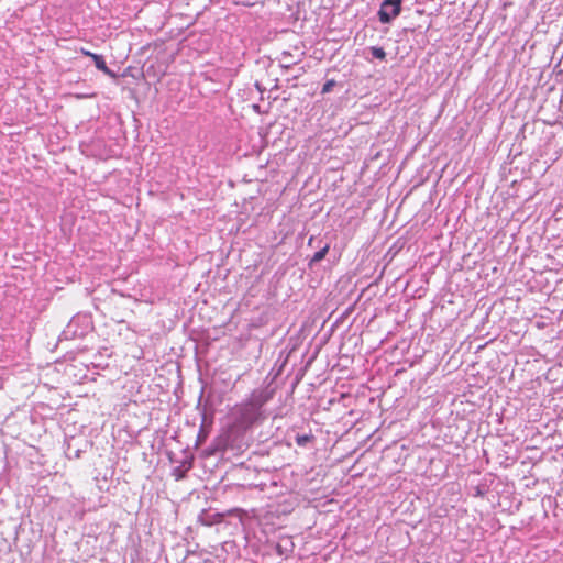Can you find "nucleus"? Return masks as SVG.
I'll return each instance as SVG.
<instances>
[{"instance_id":"1","label":"nucleus","mask_w":563,"mask_h":563,"mask_svg":"<svg viewBox=\"0 0 563 563\" xmlns=\"http://www.w3.org/2000/svg\"><path fill=\"white\" fill-rule=\"evenodd\" d=\"M236 423L242 427H251L261 418V411L257 410L249 400L235 406Z\"/></svg>"},{"instance_id":"2","label":"nucleus","mask_w":563,"mask_h":563,"mask_svg":"<svg viewBox=\"0 0 563 563\" xmlns=\"http://www.w3.org/2000/svg\"><path fill=\"white\" fill-rule=\"evenodd\" d=\"M401 11V0H384L378 11V18L382 23H389L398 16Z\"/></svg>"},{"instance_id":"3","label":"nucleus","mask_w":563,"mask_h":563,"mask_svg":"<svg viewBox=\"0 0 563 563\" xmlns=\"http://www.w3.org/2000/svg\"><path fill=\"white\" fill-rule=\"evenodd\" d=\"M274 396V390L268 387L254 389L247 399L257 410L268 402Z\"/></svg>"},{"instance_id":"4","label":"nucleus","mask_w":563,"mask_h":563,"mask_svg":"<svg viewBox=\"0 0 563 563\" xmlns=\"http://www.w3.org/2000/svg\"><path fill=\"white\" fill-rule=\"evenodd\" d=\"M91 59L93 60L96 68L99 69L100 71H102L104 75H107L111 78L117 77L115 73H113L107 66L106 60L102 55H99V54L91 55Z\"/></svg>"},{"instance_id":"5","label":"nucleus","mask_w":563,"mask_h":563,"mask_svg":"<svg viewBox=\"0 0 563 563\" xmlns=\"http://www.w3.org/2000/svg\"><path fill=\"white\" fill-rule=\"evenodd\" d=\"M371 52H372L373 56L377 59L384 60L386 58V52L384 51L383 47L374 46L371 48Z\"/></svg>"},{"instance_id":"6","label":"nucleus","mask_w":563,"mask_h":563,"mask_svg":"<svg viewBox=\"0 0 563 563\" xmlns=\"http://www.w3.org/2000/svg\"><path fill=\"white\" fill-rule=\"evenodd\" d=\"M329 245H325L323 249H321L320 251L316 252L313 257H312V262H320L322 261L327 253L329 252Z\"/></svg>"},{"instance_id":"7","label":"nucleus","mask_w":563,"mask_h":563,"mask_svg":"<svg viewBox=\"0 0 563 563\" xmlns=\"http://www.w3.org/2000/svg\"><path fill=\"white\" fill-rule=\"evenodd\" d=\"M335 85H336V82H335V80H334V79H330V80H328V81L323 85L321 92H322L323 95H324V93H329V92L333 89V87H334Z\"/></svg>"},{"instance_id":"8","label":"nucleus","mask_w":563,"mask_h":563,"mask_svg":"<svg viewBox=\"0 0 563 563\" xmlns=\"http://www.w3.org/2000/svg\"><path fill=\"white\" fill-rule=\"evenodd\" d=\"M309 440L308 435H299L296 439L298 445H303Z\"/></svg>"},{"instance_id":"9","label":"nucleus","mask_w":563,"mask_h":563,"mask_svg":"<svg viewBox=\"0 0 563 563\" xmlns=\"http://www.w3.org/2000/svg\"><path fill=\"white\" fill-rule=\"evenodd\" d=\"M80 53H81L82 55H85V56L90 57V58H91V55H95V54H96V53H92V52H90V51H88V49H86V48H82V47L80 48Z\"/></svg>"},{"instance_id":"10","label":"nucleus","mask_w":563,"mask_h":563,"mask_svg":"<svg viewBox=\"0 0 563 563\" xmlns=\"http://www.w3.org/2000/svg\"><path fill=\"white\" fill-rule=\"evenodd\" d=\"M184 476H185V475H184V474H181V473L175 474V477H176V479H177V481H179V479L184 478Z\"/></svg>"}]
</instances>
